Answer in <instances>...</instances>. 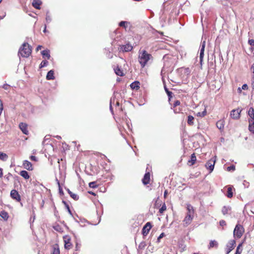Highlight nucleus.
Segmentation results:
<instances>
[{
	"instance_id": "20e7f679",
	"label": "nucleus",
	"mask_w": 254,
	"mask_h": 254,
	"mask_svg": "<svg viewBox=\"0 0 254 254\" xmlns=\"http://www.w3.org/2000/svg\"><path fill=\"white\" fill-rule=\"evenodd\" d=\"M242 111V109L238 108L237 109H234L231 111L230 116L234 120H238L240 117V114Z\"/></svg>"
},
{
	"instance_id": "bf43d9fd",
	"label": "nucleus",
	"mask_w": 254,
	"mask_h": 254,
	"mask_svg": "<svg viewBox=\"0 0 254 254\" xmlns=\"http://www.w3.org/2000/svg\"><path fill=\"white\" fill-rule=\"evenodd\" d=\"M58 184H59V190H60V193H63V190H62L61 189V187H60V183L58 182Z\"/></svg>"
},
{
	"instance_id": "8fccbe9b",
	"label": "nucleus",
	"mask_w": 254,
	"mask_h": 254,
	"mask_svg": "<svg viewBox=\"0 0 254 254\" xmlns=\"http://www.w3.org/2000/svg\"><path fill=\"white\" fill-rule=\"evenodd\" d=\"M242 89L243 90H247L248 89V86L247 84H244L242 86Z\"/></svg>"
},
{
	"instance_id": "f8f14e48",
	"label": "nucleus",
	"mask_w": 254,
	"mask_h": 254,
	"mask_svg": "<svg viewBox=\"0 0 254 254\" xmlns=\"http://www.w3.org/2000/svg\"><path fill=\"white\" fill-rule=\"evenodd\" d=\"M150 173L149 172L146 173L144 176L143 178L142 179V183L146 185L149 183L150 182Z\"/></svg>"
},
{
	"instance_id": "393cba45",
	"label": "nucleus",
	"mask_w": 254,
	"mask_h": 254,
	"mask_svg": "<svg viewBox=\"0 0 254 254\" xmlns=\"http://www.w3.org/2000/svg\"><path fill=\"white\" fill-rule=\"evenodd\" d=\"M193 120H194V118L193 116H191V115H189L188 117V121H187V123L189 125H190V126H192L193 125Z\"/></svg>"
},
{
	"instance_id": "423d86ee",
	"label": "nucleus",
	"mask_w": 254,
	"mask_h": 254,
	"mask_svg": "<svg viewBox=\"0 0 254 254\" xmlns=\"http://www.w3.org/2000/svg\"><path fill=\"white\" fill-rule=\"evenodd\" d=\"M205 47V41H204L201 43L200 53H199L200 64L201 65L202 64V63L203 61Z\"/></svg>"
},
{
	"instance_id": "f3484780",
	"label": "nucleus",
	"mask_w": 254,
	"mask_h": 254,
	"mask_svg": "<svg viewBox=\"0 0 254 254\" xmlns=\"http://www.w3.org/2000/svg\"><path fill=\"white\" fill-rule=\"evenodd\" d=\"M54 72L52 70H50L46 76V78L47 80H53L55 79V76L54 75Z\"/></svg>"
},
{
	"instance_id": "774afa93",
	"label": "nucleus",
	"mask_w": 254,
	"mask_h": 254,
	"mask_svg": "<svg viewBox=\"0 0 254 254\" xmlns=\"http://www.w3.org/2000/svg\"><path fill=\"white\" fill-rule=\"evenodd\" d=\"M56 137H57L58 139H60V138H61V137L60 136H59V135H57V136H56Z\"/></svg>"
},
{
	"instance_id": "e2e57ef3",
	"label": "nucleus",
	"mask_w": 254,
	"mask_h": 254,
	"mask_svg": "<svg viewBox=\"0 0 254 254\" xmlns=\"http://www.w3.org/2000/svg\"><path fill=\"white\" fill-rule=\"evenodd\" d=\"M32 215L33 216V221H34V220L35 219V213H34V211H33V212H32Z\"/></svg>"
},
{
	"instance_id": "a878e982",
	"label": "nucleus",
	"mask_w": 254,
	"mask_h": 254,
	"mask_svg": "<svg viewBox=\"0 0 254 254\" xmlns=\"http://www.w3.org/2000/svg\"><path fill=\"white\" fill-rule=\"evenodd\" d=\"M188 214L193 215L194 210L193 207L190 205H188L187 206Z\"/></svg>"
},
{
	"instance_id": "72a5a7b5",
	"label": "nucleus",
	"mask_w": 254,
	"mask_h": 254,
	"mask_svg": "<svg viewBox=\"0 0 254 254\" xmlns=\"http://www.w3.org/2000/svg\"><path fill=\"white\" fill-rule=\"evenodd\" d=\"M227 196L228 198H231L233 196L232 189L231 187L228 188Z\"/></svg>"
},
{
	"instance_id": "e433bc0d",
	"label": "nucleus",
	"mask_w": 254,
	"mask_h": 254,
	"mask_svg": "<svg viewBox=\"0 0 254 254\" xmlns=\"http://www.w3.org/2000/svg\"><path fill=\"white\" fill-rule=\"evenodd\" d=\"M206 114V111L205 110H204L202 112H198L197 113V116L200 117H204Z\"/></svg>"
},
{
	"instance_id": "a18cd8bd",
	"label": "nucleus",
	"mask_w": 254,
	"mask_h": 254,
	"mask_svg": "<svg viewBox=\"0 0 254 254\" xmlns=\"http://www.w3.org/2000/svg\"><path fill=\"white\" fill-rule=\"evenodd\" d=\"M220 225L221 226H224L226 225V223L225 220H221L219 222Z\"/></svg>"
},
{
	"instance_id": "680f3d73",
	"label": "nucleus",
	"mask_w": 254,
	"mask_h": 254,
	"mask_svg": "<svg viewBox=\"0 0 254 254\" xmlns=\"http://www.w3.org/2000/svg\"><path fill=\"white\" fill-rule=\"evenodd\" d=\"M168 194V191L167 190H166L165 191H164V196L165 197H166L167 195Z\"/></svg>"
},
{
	"instance_id": "c9c22d12",
	"label": "nucleus",
	"mask_w": 254,
	"mask_h": 254,
	"mask_svg": "<svg viewBox=\"0 0 254 254\" xmlns=\"http://www.w3.org/2000/svg\"><path fill=\"white\" fill-rule=\"evenodd\" d=\"M48 62L46 60L43 61L40 65V68H42L43 67L46 66L48 65Z\"/></svg>"
},
{
	"instance_id": "09e8293b",
	"label": "nucleus",
	"mask_w": 254,
	"mask_h": 254,
	"mask_svg": "<svg viewBox=\"0 0 254 254\" xmlns=\"http://www.w3.org/2000/svg\"><path fill=\"white\" fill-rule=\"evenodd\" d=\"M2 87L5 90H8L10 88V86L8 84H5L3 85Z\"/></svg>"
},
{
	"instance_id": "473e14b6",
	"label": "nucleus",
	"mask_w": 254,
	"mask_h": 254,
	"mask_svg": "<svg viewBox=\"0 0 254 254\" xmlns=\"http://www.w3.org/2000/svg\"><path fill=\"white\" fill-rule=\"evenodd\" d=\"M242 247V243L240 244L236 249V251L235 254H241L242 252V249L241 248Z\"/></svg>"
},
{
	"instance_id": "2f4dec72",
	"label": "nucleus",
	"mask_w": 254,
	"mask_h": 254,
	"mask_svg": "<svg viewBox=\"0 0 254 254\" xmlns=\"http://www.w3.org/2000/svg\"><path fill=\"white\" fill-rule=\"evenodd\" d=\"M139 83L138 81L134 82L130 84V87L132 89H138L139 87Z\"/></svg>"
},
{
	"instance_id": "864d4df0",
	"label": "nucleus",
	"mask_w": 254,
	"mask_h": 254,
	"mask_svg": "<svg viewBox=\"0 0 254 254\" xmlns=\"http://www.w3.org/2000/svg\"><path fill=\"white\" fill-rule=\"evenodd\" d=\"M164 233H162L160 235V236L158 237V238L157 239L158 241H159L160 239H161L162 238H163L164 237Z\"/></svg>"
},
{
	"instance_id": "f03ea898",
	"label": "nucleus",
	"mask_w": 254,
	"mask_h": 254,
	"mask_svg": "<svg viewBox=\"0 0 254 254\" xmlns=\"http://www.w3.org/2000/svg\"><path fill=\"white\" fill-rule=\"evenodd\" d=\"M151 57V55L148 54L145 50L140 53L138 57V61L142 67L145 66Z\"/></svg>"
},
{
	"instance_id": "69168bd1",
	"label": "nucleus",
	"mask_w": 254,
	"mask_h": 254,
	"mask_svg": "<svg viewBox=\"0 0 254 254\" xmlns=\"http://www.w3.org/2000/svg\"><path fill=\"white\" fill-rule=\"evenodd\" d=\"M47 30H46V26H45V28H44V29L43 30V32H46Z\"/></svg>"
},
{
	"instance_id": "cd10ccee",
	"label": "nucleus",
	"mask_w": 254,
	"mask_h": 254,
	"mask_svg": "<svg viewBox=\"0 0 254 254\" xmlns=\"http://www.w3.org/2000/svg\"><path fill=\"white\" fill-rule=\"evenodd\" d=\"M7 158L8 156L5 153L0 152V160L2 161H6Z\"/></svg>"
},
{
	"instance_id": "bb28decb",
	"label": "nucleus",
	"mask_w": 254,
	"mask_h": 254,
	"mask_svg": "<svg viewBox=\"0 0 254 254\" xmlns=\"http://www.w3.org/2000/svg\"><path fill=\"white\" fill-rule=\"evenodd\" d=\"M116 74L118 75L122 76L124 75L123 71L120 69L118 67L114 69Z\"/></svg>"
},
{
	"instance_id": "de8ad7c7",
	"label": "nucleus",
	"mask_w": 254,
	"mask_h": 254,
	"mask_svg": "<svg viewBox=\"0 0 254 254\" xmlns=\"http://www.w3.org/2000/svg\"><path fill=\"white\" fill-rule=\"evenodd\" d=\"M180 105V101H179V100H177V101H176L174 102V105H173V107H177V106H179V105Z\"/></svg>"
},
{
	"instance_id": "79ce46f5",
	"label": "nucleus",
	"mask_w": 254,
	"mask_h": 254,
	"mask_svg": "<svg viewBox=\"0 0 254 254\" xmlns=\"http://www.w3.org/2000/svg\"><path fill=\"white\" fill-rule=\"evenodd\" d=\"M63 203L65 205L66 208V209H67V211H68V213H69L70 215H72V213H71V210H70V208H69V205H68L66 203V202H65V201H63Z\"/></svg>"
},
{
	"instance_id": "39448f33",
	"label": "nucleus",
	"mask_w": 254,
	"mask_h": 254,
	"mask_svg": "<svg viewBox=\"0 0 254 254\" xmlns=\"http://www.w3.org/2000/svg\"><path fill=\"white\" fill-rule=\"evenodd\" d=\"M215 163V159H211L206 162L205 167L207 169L209 170L210 173L213 171Z\"/></svg>"
},
{
	"instance_id": "6ab92c4d",
	"label": "nucleus",
	"mask_w": 254,
	"mask_h": 254,
	"mask_svg": "<svg viewBox=\"0 0 254 254\" xmlns=\"http://www.w3.org/2000/svg\"><path fill=\"white\" fill-rule=\"evenodd\" d=\"M19 174L25 179H28L30 177L28 172L25 170L21 171Z\"/></svg>"
},
{
	"instance_id": "9b49d317",
	"label": "nucleus",
	"mask_w": 254,
	"mask_h": 254,
	"mask_svg": "<svg viewBox=\"0 0 254 254\" xmlns=\"http://www.w3.org/2000/svg\"><path fill=\"white\" fill-rule=\"evenodd\" d=\"M132 49V47L131 45L127 44L125 45H122L120 48V51L123 52H129Z\"/></svg>"
},
{
	"instance_id": "7ed1b4c3",
	"label": "nucleus",
	"mask_w": 254,
	"mask_h": 254,
	"mask_svg": "<svg viewBox=\"0 0 254 254\" xmlns=\"http://www.w3.org/2000/svg\"><path fill=\"white\" fill-rule=\"evenodd\" d=\"M244 232V229L243 227L240 224H237L233 232L234 237L237 238H240L242 236Z\"/></svg>"
},
{
	"instance_id": "338daca9",
	"label": "nucleus",
	"mask_w": 254,
	"mask_h": 254,
	"mask_svg": "<svg viewBox=\"0 0 254 254\" xmlns=\"http://www.w3.org/2000/svg\"><path fill=\"white\" fill-rule=\"evenodd\" d=\"M89 193L90 194H92V195H95V194L93 192L89 191Z\"/></svg>"
},
{
	"instance_id": "052dcab7",
	"label": "nucleus",
	"mask_w": 254,
	"mask_h": 254,
	"mask_svg": "<svg viewBox=\"0 0 254 254\" xmlns=\"http://www.w3.org/2000/svg\"><path fill=\"white\" fill-rule=\"evenodd\" d=\"M2 176V170L0 168V178Z\"/></svg>"
},
{
	"instance_id": "49530a36",
	"label": "nucleus",
	"mask_w": 254,
	"mask_h": 254,
	"mask_svg": "<svg viewBox=\"0 0 254 254\" xmlns=\"http://www.w3.org/2000/svg\"><path fill=\"white\" fill-rule=\"evenodd\" d=\"M248 43L251 46H254V39L249 40Z\"/></svg>"
},
{
	"instance_id": "4468645a",
	"label": "nucleus",
	"mask_w": 254,
	"mask_h": 254,
	"mask_svg": "<svg viewBox=\"0 0 254 254\" xmlns=\"http://www.w3.org/2000/svg\"><path fill=\"white\" fill-rule=\"evenodd\" d=\"M23 167L27 170H32V165L29 161L25 160L23 163Z\"/></svg>"
},
{
	"instance_id": "b1692460",
	"label": "nucleus",
	"mask_w": 254,
	"mask_h": 254,
	"mask_svg": "<svg viewBox=\"0 0 254 254\" xmlns=\"http://www.w3.org/2000/svg\"><path fill=\"white\" fill-rule=\"evenodd\" d=\"M231 207L229 206H224L222 209V213L223 215H226L228 213L229 211H230Z\"/></svg>"
},
{
	"instance_id": "3c124183",
	"label": "nucleus",
	"mask_w": 254,
	"mask_h": 254,
	"mask_svg": "<svg viewBox=\"0 0 254 254\" xmlns=\"http://www.w3.org/2000/svg\"><path fill=\"white\" fill-rule=\"evenodd\" d=\"M251 70L253 73V77L254 78V64H253L251 67Z\"/></svg>"
},
{
	"instance_id": "2eb2a0df",
	"label": "nucleus",
	"mask_w": 254,
	"mask_h": 254,
	"mask_svg": "<svg viewBox=\"0 0 254 254\" xmlns=\"http://www.w3.org/2000/svg\"><path fill=\"white\" fill-rule=\"evenodd\" d=\"M70 239L69 238H64V248L65 249L69 250L71 248V244L70 242Z\"/></svg>"
},
{
	"instance_id": "ea45409f",
	"label": "nucleus",
	"mask_w": 254,
	"mask_h": 254,
	"mask_svg": "<svg viewBox=\"0 0 254 254\" xmlns=\"http://www.w3.org/2000/svg\"><path fill=\"white\" fill-rule=\"evenodd\" d=\"M10 196L13 199H16V190H12L10 192Z\"/></svg>"
},
{
	"instance_id": "c756f323",
	"label": "nucleus",
	"mask_w": 254,
	"mask_h": 254,
	"mask_svg": "<svg viewBox=\"0 0 254 254\" xmlns=\"http://www.w3.org/2000/svg\"><path fill=\"white\" fill-rule=\"evenodd\" d=\"M196 161V157L194 153L191 155L190 160H189V162L191 163V165H193Z\"/></svg>"
},
{
	"instance_id": "5fc2aeb1",
	"label": "nucleus",
	"mask_w": 254,
	"mask_h": 254,
	"mask_svg": "<svg viewBox=\"0 0 254 254\" xmlns=\"http://www.w3.org/2000/svg\"><path fill=\"white\" fill-rule=\"evenodd\" d=\"M20 200V196L17 192V201H19Z\"/></svg>"
},
{
	"instance_id": "a19ab883",
	"label": "nucleus",
	"mask_w": 254,
	"mask_h": 254,
	"mask_svg": "<svg viewBox=\"0 0 254 254\" xmlns=\"http://www.w3.org/2000/svg\"><path fill=\"white\" fill-rule=\"evenodd\" d=\"M52 254H60V250L58 248L54 247Z\"/></svg>"
},
{
	"instance_id": "13d9d810",
	"label": "nucleus",
	"mask_w": 254,
	"mask_h": 254,
	"mask_svg": "<svg viewBox=\"0 0 254 254\" xmlns=\"http://www.w3.org/2000/svg\"><path fill=\"white\" fill-rule=\"evenodd\" d=\"M42 48V46H40L39 45L37 48H36V51H39V50H40Z\"/></svg>"
},
{
	"instance_id": "37998d69",
	"label": "nucleus",
	"mask_w": 254,
	"mask_h": 254,
	"mask_svg": "<svg viewBox=\"0 0 254 254\" xmlns=\"http://www.w3.org/2000/svg\"><path fill=\"white\" fill-rule=\"evenodd\" d=\"M235 170V166L233 165L228 167L227 168V170L228 171H234Z\"/></svg>"
},
{
	"instance_id": "f704fd0d",
	"label": "nucleus",
	"mask_w": 254,
	"mask_h": 254,
	"mask_svg": "<svg viewBox=\"0 0 254 254\" xmlns=\"http://www.w3.org/2000/svg\"><path fill=\"white\" fill-rule=\"evenodd\" d=\"M164 89H165L167 94L168 95L169 98H170V97H171L173 93L172 92L168 90V89L167 88V87L165 85H164Z\"/></svg>"
},
{
	"instance_id": "c03bdc74",
	"label": "nucleus",
	"mask_w": 254,
	"mask_h": 254,
	"mask_svg": "<svg viewBox=\"0 0 254 254\" xmlns=\"http://www.w3.org/2000/svg\"><path fill=\"white\" fill-rule=\"evenodd\" d=\"M46 20L48 23L50 22L52 20V18H51V16L50 15H48V14H47V15H46Z\"/></svg>"
},
{
	"instance_id": "0e129e2a",
	"label": "nucleus",
	"mask_w": 254,
	"mask_h": 254,
	"mask_svg": "<svg viewBox=\"0 0 254 254\" xmlns=\"http://www.w3.org/2000/svg\"><path fill=\"white\" fill-rule=\"evenodd\" d=\"M5 14L4 13V14L2 16H0V19H2L5 16Z\"/></svg>"
},
{
	"instance_id": "dca6fc26",
	"label": "nucleus",
	"mask_w": 254,
	"mask_h": 254,
	"mask_svg": "<svg viewBox=\"0 0 254 254\" xmlns=\"http://www.w3.org/2000/svg\"><path fill=\"white\" fill-rule=\"evenodd\" d=\"M42 1L40 0H33L32 3V6L36 9H40Z\"/></svg>"
},
{
	"instance_id": "7c9ffc66",
	"label": "nucleus",
	"mask_w": 254,
	"mask_h": 254,
	"mask_svg": "<svg viewBox=\"0 0 254 254\" xmlns=\"http://www.w3.org/2000/svg\"><path fill=\"white\" fill-rule=\"evenodd\" d=\"M249 129L251 132L254 133V121L249 123Z\"/></svg>"
},
{
	"instance_id": "603ef678",
	"label": "nucleus",
	"mask_w": 254,
	"mask_h": 254,
	"mask_svg": "<svg viewBox=\"0 0 254 254\" xmlns=\"http://www.w3.org/2000/svg\"><path fill=\"white\" fill-rule=\"evenodd\" d=\"M30 159H31V160H33V161H37V158L35 156H33V155L31 156Z\"/></svg>"
},
{
	"instance_id": "4c0bfd02",
	"label": "nucleus",
	"mask_w": 254,
	"mask_h": 254,
	"mask_svg": "<svg viewBox=\"0 0 254 254\" xmlns=\"http://www.w3.org/2000/svg\"><path fill=\"white\" fill-rule=\"evenodd\" d=\"M166 210V206L165 203L162 206V207L159 209V212L160 213H163L164 211Z\"/></svg>"
},
{
	"instance_id": "aec40b11",
	"label": "nucleus",
	"mask_w": 254,
	"mask_h": 254,
	"mask_svg": "<svg viewBox=\"0 0 254 254\" xmlns=\"http://www.w3.org/2000/svg\"><path fill=\"white\" fill-rule=\"evenodd\" d=\"M216 126L219 129H222L224 128V121L220 120L216 123Z\"/></svg>"
},
{
	"instance_id": "6e6d98bb",
	"label": "nucleus",
	"mask_w": 254,
	"mask_h": 254,
	"mask_svg": "<svg viewBox=\"0 0 254 254\" xmlns=\"http://www.w3.org/2000/svg\"><path fill=\"white\" fill-rule=\"evenodd\" d=\"M111 103H112V99L111 100V101H110V110H111V111L112 112H113V108H112Z\"/></svg>"
},
{
	"instance_id": "0eeeda50",
	"label": "nucleus",
	"mask_w": 254,
	"mask_h": 254,
	"mask_svg": "<svg viewBox=\"0 0 254 254\" xmlns=\"http://www.w3.org/2000/svg\"><path fill=\"white\" fill-rule=\"evenodd\" d=\"M236 244V241L234 240H231L229 241L227 245L226 249V254H229L234 248V247Z\"/></svg>"
},
{
	"instance_id": "6e6552de",
	"label": "nucleus",
	"mask_w": 254,
	"mask_h": 254,
	"mask_svg": "<svg viewBox=\"0 0 254 254\" xmlns=\"http://www.w3.org/2000/svg\"><path fill=\"white\" fill-rule=\"evenodd\" d=\"M19 127L24 134L26 135L28 134L29 131L28 130L27 124L24 123H21L19 125Z\"/></svg>"
},
{
	"instance_id": "58836bf2",
	"label": "nucleus",
	"mask_w": 254,
	"mask_h": 254,
	"mask_svg": "<svg viewBox=\"0 0 254 254\" xmlns=\"http://www.w3.org/2000/svg\"><path fill=\"white\" fill-rule=\"evenodd\" d=\"M89 187L91 188H96L97 187L96 182H92L89 184Z\"/></svg>"
},
{
	"instance_id": "9d476101",
	"label": "nucleus",
	"mask_w": 254,
	"mask_h": 254,
	"mask_svg": "<svg viewBox=\"0 0 254 254\" xmlns=\"http://www.w3.org/2000/svg\"><path fill=\"white\" fill-rule=\"evenodd\" d=\"M193 217V215H190V214H188L185 217L184 220V223L185 226H188L189 225L191 222L192 221V220Z\"/></svg>"
},
{
	"instance_id": "a211bd4d",
	"label": "nucleus",
	"mask_w": 254,
	"mask_h": 254,
	"mask_svg": "<svg viewBox=\"0 0 254 254\" xmlns=\"http://www.w3.org/2000/svg\"><path fill=\"white\" fill-rule=\"evenodd\" d=\"M43 58L47 57L48 59L50 58V51L48 50H45L41 52Z\"/></svg>"
},
{
	"instance_id": "4be33fe9",
	"label": "nucleus",
	"mask_w": 254,
	"mask_h": 254,
	"mask_svg": "<svg viewBox=\"0 0 254 254\" xmlns=\"http://www.w3.org/2000/svg\"><path fill=\"white\" fill-rule=\"evenodd\" d=\"M0 216L4 220H7L8 218V214L5 211H2L0 213Z\"/></svg>"
},
{
	"instance_id": "1a4fd4ad",
	"label": "nucleus",
	"mask_w": 254,
	"mask_h": 254,
	"mask_svg": "<svg viewBox=\"0 0 254 254\" xmlns=\"http://www.w3.org/2000/svg\"><path fill=\"white\" fill-rule=\"evenodd\" d=\"M151 225L150 222H147L142 229V234L143 236H146L148 233L150 229L151 228Z\"/></svg>"
},
{
	"instance_id": "f257e3e1",
	"label": "nucleus",
	"mask_w": 254,
	"mask_h": 254,
	"mask_svg": "<svg viewBox=\"0 0 254 254\" xmlns=\"http://www.w3.org/2000/svg\"><path fill=\"white\" fill-rule=\"evenodd\" d=\"M32 52V47L27 43L24 42L20 47L18 55L23 58L28 57Z\"/></svg>"
},
{
	"instance_id": "412c9836",
	"label": "nucleus",
	"mask_w": 254,
	"mask_h": 254,
	"mask_svg": "<svg viewBox=\"0 0 254 254\" xmlns=\"http://www.w3.org/2000/svg\"><path fill=\"white\" fill-rule=\"evenodd\" d=\"M218 243L215 240H211L210 243L208 246V249H211L213 247H216L217 248L218 247Z\"/></svg>"
},
{
	"instance_id": "4d7b16f0",
	"label": "nucleus",
	"mask_w": 254,
	"mask_h": 254,
	"mask_svg": "<svg viewBox=\"0 0 254 254\" xmlns=\"http://www.w3.org/2000/svg\"><path fill=\"white\" fill-rule=\"evenodd\" d=\"M237 91L239 93H241L242 92V88L241 87H239L237 89Z\"/></svg>"
},
{
	"instance_id": "c85d7f7f",
	"label": "nucleus",
	"mask_w": 254,
	"mask_h": 254,
	"mask_svg": "<svg viewBox=\"0 0 254 254\" xmlns=\"http://www.w3.org/2000/svg\"><path fill=\"white\" fill-rule=\"evenodd\" d=\"M127 24H129V22L126 21H122L119 23V26L123 27L125 29H127Z\"/></svg>"
},
{
	"instance_id": "ddd939ff",
	"label": "nucleus",
	"mask_w": 254,
	"mask_h": 254,
	"mask_svg": "<svg viewBox=\"0 0 254 254\" xmlns=\"http://www.w3.org/2000/svg\"><path fill=\"white\" fill-rule=\"evenodd\" d=\"M248 115L250 117L249 122L251 123L252 121H254V109L253 107H251L248 111Z\"/></svg>"
},
{
	"instance_id": "5701e85b",
	"label": "nucleus",
	"mask_w": 254,
	"mask_h": 254,
	"mask_svg": "<svg viewBox=\"0 0 254 254\" xmlns=\"http://www.w3.org/2000/svg\"><path fill=\"white\" fill-rule=\"evenodd\" d=\"M68 193L69 194L70 196L74 200H77L79 198V196L72 192H71L69 189L67 190Z\"/></svg>"
}]
</instances>
